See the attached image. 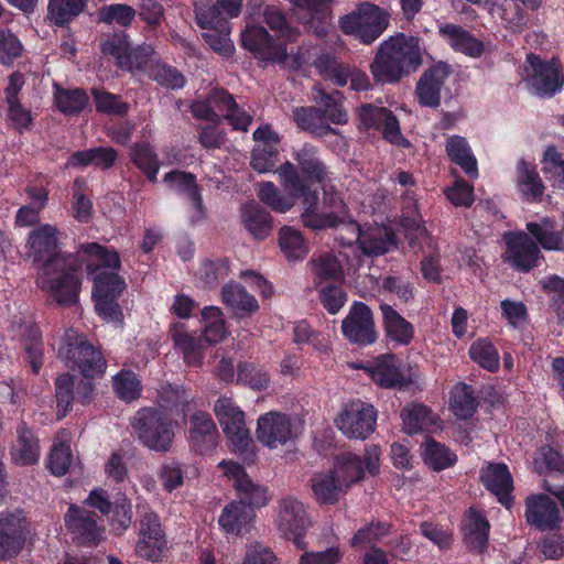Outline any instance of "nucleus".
<instances>
[{
  "label": "nucleus",
  "mask_w": 564,
  "mask_h": 564,
  "mask_svg": "<svg viewBox=\"0 0 564 564\" xmlns=\"http://www.w3.org/2000/svg\"><path fill=\"white\" fill-rule=\"evenodd\" d=\"M59 232L52 225H42L29 235L28 256L34 262H43L37 275L39 288L63 305L76 303L80 279L78 270L86 264L93 281V297L99 316L106 322L121 324L123 314L118 299L126 289L118 274L121 268L119 253L96 242L82 245L77 258L58 251Z\"/></svg>",
  "instance_id": "f257e3e1"
},
{
  "label": "nucleus",
  "mask_w": 564,
  "mask_h": 564,
  "mask_svg": "<svg viewBox=\"0 0 564 564\" xmlns=\"http://www.w3.org/2000/svg\"><path fill=\"white\" fill-rule=\"evenodd\" d=\"M292 156L296 164L285 161L276 171L285 194L272 182H262L259 185V199L278 213H286L297 199L314 204L319 196L318 187H324L329 180L328 166L312 143H304Z\"/></svg>",
  "instance_id": "f03ea898"
},
{
  "label": "nucleus",
  "mask_w": 564,
  "mask_h": 564,
  "mask_svg": "<svg viewBox=\"0 0 564 564\" xmlns=\"http://www.w3.org/2000/svg\"><path fill=\"white\" fill-rule=\"evenodd\" d=\"M421 64L420 39L398 33L379 45L370 72L376 83L393 84L415 72Z\"/></svg>",
  "instance_id": "7ed1b4c3"
},
{
  "label": "nucleus",
  "mask_w": 564,
  "mask_h": 564,
  "mask_svg": "<svg viewBox=\"0 0 564 564\" xmlns=\"http://www.w3.org/2000/svg\"><path fill=\"white\" fill-rule=\"evenodd\" d=\"M389 24V12L370 1L358 3L355 10L338 19L340 31L365 45L376 42Z\"/></svg>",
  "instance_id": "20e7f679"
},
{
  "label": "nucleus",
  "mask_w": 564,
  "mask_h": 564,
  "mask_svg": "<svg viewBox=\"0 0 564 564\" xmlns=\"http://www.w3.org/2000/svg\"><path fill=\"white\" fill-rule=\"evenodd\" d=\"M57 355L66 366L77 367L86 379L99 377L106 370L101 352L72 329L66 333Z\"/></svg>",
  "instance_id": "39448f33"
},
{
  "label": "nucleus",
  "mask_w": 564,
  "mask_h": 564,
  "mask_svg": "<svg viewBox=\"0 0 564 564\" xmlns=\"http://www.w3.org/2000/svg\"><path fill=\"white\" fill-rule=\"evenodd\" d=\"M132 426L140 441L150 449L167 452L174 438L172 421L161 409L148 408L138 411Z\"/></svg>",
  "instance_id": "423d86ee"
},
{
  "label": "nucleus",
  "mask_w": 564,
  "mask_h": 564,
  "mask_svg": "<svg viewBox=\"0 0 564 564\" xmlns=\"http://www.w3.org/2000/svg\"><path fill=\"white\" fill-rule=\"evenodd\" d=\"M135 554L152 563L162 562L167 555V540L160 517L150 509L141 514Z\"/></svg>",
  "instance_id": "0eeeda50"
},
{
  "label": "nucleus",
  "mask_w": 564,
  "mask_h": 564,
  "mask_svg": "<svg viewBox=\"0 0 564 564\" xmlns=\"http://www.w3.org/2000/svg\"><path fill=\"white\" fill-rule=\"evenodd\" d=\"M358 129L360 131H381L383 139L401 148H410V141L401 133L400 123L392 110L372 104H362L357 109Z\"/></svg>",
  "instance_id": "6e6552de"
},
{
  "label": "nucleus",
  "mask_w": 564,
  "mask_h": 564,
  "mask_svg": "<svg viewBox=\"0 0 564 564\" xmlns=\"http://www.w3.org/2000/svg\"><path fill=\"white\" fill-rule=\"evenodd\" d=\"M527 80L540 97H553L564 85V75L557 59L544 61L530 53L525 58Z\"/></svg>",
  "instance_id": "1a4fd4ad"
},
{
  "label": "nucleus",
  "mask_w": 564,
  "mask_h": 564,
  "mask_svg": "<svg viewBox=\"0 0 564 564\" xmlns=\"http://www.w3.org/2000/svg\"><path fill=\"white\" fill-rule=\"evenodd\" d=\"M285 41H274V37L262 26L249 24V53L264 62L278 63L291 69L301 68L299 55H289Z\"/></svg>",
  "instance_id": "9d476101"
},
{
  "label": "nucleus",
  "mask_w": 564,
  "mask_h": 564,
  "mask_svg": "<svg viewBox=\"0 0 564 564\" xmlns=\"http://www.w3.org/2000/svg\"><path fill=\"white\" fill-rule=\"evenodd\" d=\"M254 147L249 165L258 173H276L280 166V135L271 124H263L252 133Z\"/></svg>",
  "instance_id": "9b49d317"
},
{
  "label": "nucleus",
  "mask_w": 564,
  "mask_h": 564,
  "mask_svg": "<svg viewBox=\"0 0 564 564\" xmlns=\"http://www.w3.org/2000/svg\"><path fill=\"white\" fill-rule=\"evenodd\" d=\"M506 245L503 262L519 272H530L539 265L541 256L538 243L524 231H507L502 236Z\"/></svg>",
  "instance_id": "f8f14e48"
},
{
  "label": "nucleus",
  "mask_w": 564,
  "mask_h": 564,
  "mask_svg": "<svg viewBox=\"0 0 564 564\" xmlns=\"http://www.w3.org/2000/svg\"><path fill=\"white\" fill-rule=\"evenodd\" d=\"M341 333L350 344L360 347L376 343L378 334L373 314L366 303L359 301L352 303L347 316L341 322Z\"/></svg>",
  "instance_id": "ddd939ff"
},
{
  "label": "nucleus",
  "mask_w": 564,
  "mask_h": 564,
  "mask_svg": "<svg viewBox=\"0 0 564 564\" xmlns=\"http://www.w3.org/2000/svg\"><path fill=\"white\" fill-rule=\"evenodd\" d=\"M376 423L377 410L360 400L346 404L336 420L337 427L345 436L359 440H366L375 431Z\"/></svg>",
  "instance_id": "4468645a"
},
{
  "label": "nucleus",
  "mask_w": 564,
  "mask_h": 564,
  "mask_svg": "<svg viewBox=\"0 0 564 564\" xmlns=\"http://www.w3.org/2000/svg\"><path fill=\"white\" fill-rule=\"evenodd\" d=\"M214 412L223 427L232 452L247 451V429L245 412L239 409L232 399L219 398L214 406Z\"/></svg>",
  "instance_id": "2eb2a0df"
},
{
  "label": "nucleus",
  "mask_w": 564,
  "mask_h": 564,
  "mask_svg": "<svg viewBox=\"0 0 564 564\" xmlns=\"http://www.w3.org/2000/svg\"><path fill=\"white\" fill-rule=\"evenodd\" d=\"M525 522L538 531H558L562 517L557 503L546 494H532L524 500Z\"/></svg>",
  "instance_id": "dca6fc26"
},
{
  "label": "nucleus",
  "mask_w": 564,
  "mask_h": 564,
  "mask_svg": "<svg viewBox=\"0 0 564 564\" xmlns=\"http://www.w3.org/2000/svg\"><path fill=\"white\" fill-rule=\"evenodd\" d=\"M28 522L21 510L0 513V561L15 557L24 546Z\"/></svg>",
  "instance_id": "f3484780"
},
{
  "label": "nucleus",
  "mask_w": 564,
  "mask_h": 564,
  "mask_svg": "<svg viewBox=\"0 0 564 564\" xmlns=\"http://www.w3.org/2000/svg\"><path fill=\"white\" fill-rule=\"evenodd\" d=\"M304 20L305 28L318 39L327 36L333 29V0H290Z\"/></svg>",
  "instance_id": "a211bd4d"
},
{
  "label": "nucleus",
  "mask_w": 564,
  "mask_h": 564,
  "mask_svg": "<svg viewBox=\"0 0 564 564\" xmlns=\"http://www.w3.org/2000/svg\"><path fill=\"white\" fill-rule=\"evenodd\" d=\"M307 527L308 520L303 503L291 498L283 499L280 506L279 529L300 550L307 546L304 541Z\"/></svg>",
  "instance_id": "6ab92c4d"
},
{
  "label": "nucleus",
  "mask_w": 564,
  "mask_h": 564,
  "mask_svg": "<svg viewBox=\"0 0 564 564\" xmlns=\"http://www.w3.org/2000/svg\"><path fill=\"white\" fill-rule=\"evenodd\" d=\"M451 73L449 65L444 62L434 63L423 72L415 86L421 106L437 108L441 105V91Z\"/></svg>",
  "instance_id": "aec40b11"
},
{
  "label": "nucleus",
  "mask_w": 564,
  "mask_h": 564,
  "mask_svg": "<svg viewBox=\"0 0 564 564\" xmlns=\"http://www.w3.org/2000/svg\"><path fill=\"white\" fill-rule=\"evenodd\" d=\"M64 521L73 540L80 545L96 544L102 538V529L97 524L95 514L82 507L70 505Z\"/></svg>",
  "instance_id": "412c9836"
},
{
  "label": "nucleus",
  "mask_w": 564,
  "mask_h": 564,
  "mask_svg": "<svg viewBox=\"0 0 564 564\" xmlns=\"http://www.w3.org/2000/svg\"><path fill=\"white\" fill-rule=\"evenodd\" d=\"M371 380L383 389L402 390L411 383L401 369V362L392 352L380 355L367 368Z\"/></svg>",
  "instance_id": "4be33fe9"
},
{
  "label": "nucleus",
  "mask_w": 564,
  "mask_h": 564,
  "mask_svg": "<svg viewBox=\"0 0 564 564\" xmlns=\"http://www.w3.org/2000/svg\"><path fill=\"white\" fill-rule=\"evenodd\" d=\"M293 436V426L288 414L269 412L258 419L257 437L265 446L276 448Z\"/></svg>",
  "instance_id": "5701e85b"
},
{
  "label": "nucleus",
  "mask_w": 564,
  "mask_h": 564,
  "mask_svg": "<svg viewBox=\"0 0 564 564\" xmlns=\"http://www.w3.org/2000/svg\"><path fill=\"white\" fill-rule=\"evenodd\" d=\"M480 481L507 509L513 505V479L505 463H491L480 471Z\"/></svg>",
  "instance_id": "b1692460"
},
{
  "label": "nucleus",
  "mask_w": 564,
  "mask_h": 564,
  "mask_svg": "<svg viewBox=\"0 0 564 564\" xmlns=\"http://www.w3.org/2000/svg\"><path fill=\"white\" fill-rule=\"evenodd\" d=\"M188 433L192 446L200 454L213 451L217 445V427L206 412L198 411L191 416Z\"/></svg>",
  "instance_id": "393cba45"
},
{
  "label": "nucleus",
  "mask_w": 564,
  "mask_h": 564,
  "mask_svg": "<svg viewBox=\"0 0 564 564\" xmlns=\"http://www.w3.org/2000/svg\"><path fill=\"white\" fill-rule=\"evenodd\" d=\"M490 523L476 508L470 507L462 524L464 542L470 551L482 553L488 545Z\"/></svg>",
  "instance_id": "a878e982"
},
{
  "label": "nucleus",
  "mask_w": 564,
  "mask_h": 564,
  "mask_svg": "<svg viewBox=\"0 0 564 564\" xmlns=\"http://www.w3.org/2000/svg\"><path fill=\"white\" fill-rule=\"evenodd\" d=\"M170 336L174 347L178 349L185 362L189 366H200L204 359L205 341L189 333L182 323H173L170 327Z\"/></svg>",
  "instance_id": "bb28decb"
},
{
  "label": "nucleus",
  "mask_w": 564,
  "mask_h": 564,
  "mask_svg": "<svg viewBox=\"0 0 564 564\" xmlns=\"http://www.w3.org/2000/svg\"><path fill=\"white\" fill-rule=\"evenodd\" d=\"M387 338L397 346H408L414 338V326L391 305L380 304Z\"/></svg>",
  "instance_id": "cd10ccee"
},
{
  "label": "nucleus",
  "mask_w": 564,
  "mask_h": 564,
  "mask_svg": "<svg viewBox=\"0 0 564 564\" xmlns=\"http://www.w3.org/2000/svg\"><path fill=\"white\" fill-rule=\"evenodd\" d=\"M217 120L223 116L235 130H247V117L232 96L223 89H214L208 96Z\"/></svg>",
  "instance_id": "c85d7f7f"
},
{
  "label": "nucleus",
  "mask_w": 564,
  "mask_h": 564,
  "mask_svg": "<svg viewBox=\"0 0 564 564\" xmlns=\"http://www.w3.org/2000/svg\"><path fill=\"white\" fill-rule=\"evenodd\" d=\"M315 289L317 284L345 282L344 268L338 258L332 252L314 256L310 260Z\"/></svg>",
  "instance_id": "c756f323"
},
{
  "label": "nucleus",
  "mask_w": 564,
  "mask_h": 564,
  "mask_svg": "<svg viewBox=\"0 0 564 564\" xmlns=\"http://www.w3.org/2000/svg\"><path fill=\"white\" fill-rule=\"evenodd\" d=\"M445 152L449 161L458 165L470 178L478 177V163L466 138L454 134L447 138Z\"/></svg>",
  "instance_id": "7c9ffc66"
},
{
  "label": "nucleus",
  "mask_w": 564,
  "mask_h": 564,
  "mask_svg": "<svg viewBox=\"0 0 564 564\" xmlns=\"http://www.w3.org/2000/svg\"><path fill=\"white\" fill-rule=\"evenodd\" d=\"M313 99L319 106L322 116L327 123L346 124L348 122V112L343 105L344 94L341 91L327 93L323 88H315Z\"/></svg>",
  "instance_id": "2f4dec72"
},
{
  "label": "nucleus",
  "mask_w": 564,
  "mask_h": 564,
  "mask_svg": "<svg viewBox=\"0 0 564 564\" xmlns=\"http://www.w3.org/2000/svg\"><path fill=\"white\" fill-rule=\"evenodd\" d=\"M292 116L295 124L301 130L308 132L317 138H324L329 134H336V129L332 128L325 121L319 108L314 106L294 107Z\"/></svg>",
  "instance_id": "473e14b6"
},
{
  "label": "nucleus",
  "mask_w": 564,
  "mask_h": 564,
  "mask_svg": "<svg viewBox=\"0 0 564 564\" xmlns=\"http://www.w3.org/2000/svg\"><path fill=\"white\" fill-rule=\"evenodd\" d=\"M440 34L456 52L471 57H478L484 53V44L459 25L444 24L440 28Z\"/></svg>",
  "instance_id": "72a5a7b5"
},
{
  "label": "nucleus",
  "mask_w": 564,
  "mask_h": 564,
  "mask_svg": "<svg viewBox=\"0 0 564 564\" xmlns=\"http://www.w3.org/2000/svg\"><path fill=\"white\" fill-rule=\"evenodd\" d=\"M516 183L519 192L528 202H539L544 194V184L536 167L524 159L519 160L516 172Z\"/></svg>",
  "instance_id": "f704fd0d"
},
{
  "label": "nucleus",
  "mask_w": 564,
  "mask_h": 564,
  "mask_svg": "<svg viewBox=\"0 0 564 564\" xmlns=\"http://www.w3.org/2000/svg\"><path fill=\"white\" fill-rule=\"evenodd\" d=\"M335 470L315 473L311 478V488L319 505H335L344 494Z\"/></svg>",
  "instance_id": "c9c22d12"
},
{
  "label": "nucleus",
  "mask_w": 564,
  "mask_h": 564,
  "mask_svg": "<svg viewBox=\"0 0 564 564\" xmlns=\"http://www.w3.org/2000/svg\"><path fill=\"white\" fill-rule=\"evenodd\" d=\"M313 66L325 80L337 87H345L348 84L352 65L340 61L330 53H322L314 59Z\"/></svg>",
  "instance_id": "e433bc0d"
},
{
  "label": "nucleus",
  "mask_w": 564,
  "mask_h": 564,
  "mask_svg": "<svg viewBox=\"0 0 564 564\" xmlns=\"http://www.w3.org/2000/svg\"><path fill=\"white\" fill-rule=\"evenodd\" d=\"M17 441L11 448L12 459L18 465H32L40 458L37 438L24 423L17 429Z\"/></svg>",
  "instance_id": "4c0bfd02"
},
{
  "label": "nucleus",
  "mask_w": 564,
  "mask_h": 564,
  "mask_svg": "<svg viewBox=\"0 0 564 564\" xmlns=\"http://www.w3.org/2000/svg\"><path fill=\"white\" fill-rule=\"evenodd\" d=\"M525 228L530 236L545 250L563 251L564 241L562 232L556 230L555 221L544 217L541 221H529Z\"/></svg>",
  "instance_id": "58836bf2"
},
{
  "label": "nucleus",
  "mask_w": 564,
  "mask_h": 564,
  "mask_svg": "<svg viewBox=\"0 0 564 564\" xmlns=\"http://www.w3.org/2000/svg\"><path fill=\"white\" fill-rule=\"evenodd\" d=\"M478 408V401L471 386L465 382L456 383L451 390L449 409L459 420H469Z\"/></svg>",
  "instance_id": "ea45409f"
},
{
  "label": "nucleus",
  "mask_w": 564,
  "mask_h": 564,
  "mask_svg": "<svg viewBox=\"0 0 564 564\" xmlns=\"http://www.w3.org/2000/svg\"><path fill=\"white\" fill-rule=\"evenodd\" d=\"M401 419L404 431L410 435L427 431L434 424L432 410L422 403L405 406L401 412Z\"/></svg>",
  "instance_id": "a19ab883"
},
{
  "label": "nucleus",
  "mask_w": 564,
  "mask_h": 564,
  "mask_svg": "<svg viewBox=\"0 0 564 564\" xmlns=\"http://www.w3.org/2000/svg\"><path fill=\"white\" fill-rule=\"evenodd\" d=\"M422 457L425 465L435 471L449 468L457 462V455L433 437H429L425 442Z\"/></svg>",
  "instance_id": "79ce46f5"
},
{
  "label": "nucleus",
  "mask_w": 564,
  "mask_h": 564,
  "mask_svg": "<svg viewBox=\"0 0 564 564\" xmlns=\"http://www.w3.org/2000/svg\"><path fill=\"white\" fill-rule=\"evenodd\" d=\"M202 318L204 341L207 345L221 343L228 334L221 310L216 306H207L202 312Z\"/></svg>",
  "instance_id": "37998d69"
},
{
  "label": "nucleus",
  "mask_w": 564,
  "mask_h": 564,
  "mask_svg": "<svg viewBox=\"0 0 564 564\" xmlns=\"http://www.w3.org/2000/svg\"><path fill=\"white\" fill-rule=\"evenodd\" d=\"M469 358L480 368L497 372L500 368V357L498 349L488 338H478L468 350Z\"/></svg>",
  "instance_id": "c03bdc74"
},
{
  "label": "nucleus",
  "mask_w": 564,
  "mask_h": 564,
  "mask_svg": "<svg viewBox=\"0 0 564 564\" xmlns=\"http://www.w3.org/2000/svg\"><path fill=\"white\" fill-rule=\"evenodd\" d=\"M279 246L289 260H301L308 253L302 232L290 226H283L280 229Z\"/></svg>",
  "instance_id": "a18cd8bd"
},
{
  "label": "nucleus",
  "mask_w": 564,
  "mask_h": 564,
  "mask_svg": "<svg viewBox=\"0 0 564 564\" xmlns=\"http://www.w3.org/2000/svg\"><path fill=\"white\" fill-rule=\"evenodd\" d=\"M337 476L341 485L350 487L365 477V467L362 459L351 453L343 454L336 459Z\"/></svg>",
  "instance_id": "49530a36"
},
{
  "label": "nucleus",
  "mask_w": 564,
  "mask_h": 564,
  "mask_svg": "<svg viewBox=\"0 0 564 564\" xmlns=\"http://www.w3.org/2000/svg\"><path fill=\"white\" fill-rule=\"evenodd\" d=\"M247 519V503L243 500L227 505L219 516L218 523L227 535L237 536Z\"/></svg>",
  "instance_id": "de8ad7c7"
},
{
  "label": "nucleus",
  "mask_w": 564,
  "mask_h": 564,
  "mask_svg": "<svg viewBox=\"0 0 564 564\" xmlns=\"http://www.w3.org/2000/svg\"><path fill=\"white\" fill-rule=\"evenodd\" d=\"M392 524L384 521H371L358 529L350 540V545L355 550L362 549L367 545H375L382 538L391 532Z\"/></svg>",
  "instance_id": "09e8293b"
},
{
  "label": "nucleus",
  "mask_w": 564,
  "mask_h": 564,
  "mask_svg": "<svg viewBox=\"0 0 564 564\" xmlns=\"http://www.w3.org/2000/svg\"><path fill=\"white\" fill-rule=\"evenodd\" d=\"M316 291L321 304L330 315L337 314L345 306L348 299L344 282L326 283L321 286L317 284Z\"/></svg>",
  "instance_id": "8fccbe9b"
},
{
  "label": "nucleus",
  "mask_w": 564,
  "mask_h": 564,
  "mask_svg": "<svg viewBox=\"0 0 564 564\" xmlns=\"http://www.w3.org/2000/svg\"><path fill=\"white\" fill-rule=\"evenodd\" d=\"M533 469L539 475L564 473V456L550 445L541 446L533 458Z\"/></svg>",
  "instance_id": "3c124183"
},
{
  "label": "nucleus",
  "mask_w": 564,
  "mask_h": 564,
  "mask_svg": "<svg viewBox=\"0 0 564 564\" xmlns=\"http://www.w3.org/2000/svg\"><path fill=\"white\" fill-rule=\"evenodd\" d=\"M267 25L276 33L274 41L294 42L299 35L296 28H293L286 15L276 7H267L264 12Z\"/></svg>",
  "instance_id": "603ef678"
},
{
  "label": "nucleus",
  "mask_w": 564,
  "mask_h": 564,
  "mask_svg": "<svg viewBox=\"0 0 564 564\" xmlns=\"http://www.w3.org/2000/svg\"><path fill=\"white\" fill-rule=\"evenodd\" d=\"M130 47L128 35L122 31L113 33L101 43L102 54L113 57L121 69L131 65L128 58Z\"/></svg>",
  "instance_id": "864d4df0"
},
{
  "label": "nucleus",
  "mask_w": 564,
  "mask_h": 564,
  "mask_svg": "<svg viewBox=\"0 0 564 564\" xmlns=\"http://www.w3.org/2000/svg\"><path fill=\"white\" fill-rule=\"evenodd\" d=\"M88 97L83 89H63L56 87L55 102L59 111L65 115L80 112L87 105Z\"/></svg>",
  "instance_id": "5fc2aeb1"
},
{
  "label": "nucleus",
  "mask_w": 564,
  "mask_h": 564,
  "mask_svg": "<svg viewBox=\"0 0 564 564\" xmlns=\"http://www.w3.org/2000/svg\"><path fill=\"white\" fill-rule=\"evenodd\" d=\"M84 0H50L48 18L57 25H64L85 8Z\"/></svg>",
  "instance_id": "6e6d98bb"
},
{
  "label": "nucleus",
  "mask_w": 564,
  "mask_h": 564,
  "mask_svg": "<svg viewBox=\"0 0 564 564\" xmlns=\"http://www.w3.org/2000/svg\"><path fill=\"white\" fill-rule=\"evenodd\" d=\"M319 197L314 204H307L301 200L304 206V212L301 215L302 223L305 227L318 230L326 228H334L338 225L339 218L335 213H317Z\"/></svg>",
  "instance_id": "4d7b16f0"
},
{
  "label": "nucleus",
  "mask_w": 564,
  "mask_h": 564,
  "mask_svg": "<svg viewBox=\"0 0 564 564\" xmlns=\"http://www.w3.org/2000/svg\"><path fill=\"white\" fill-rule=\"evenodd\" d=\"M132 161L151 182L156 181L159 161L153 148L149 143H138L132 150Z\"/></svg>",
  "instance_id": "13d9d810"
},
{
  "label": "nucleus",
  "mask_w": 564,
  "mask_h": 564,
  "mask_svg": "<svg viewBox=\"0 0 564 564\" xmlns=\"http://www.w3.org/2000/svg\"><path fill=\"white\" fill-rule=\"evenodd\" d=\"M194 397L183 387L171 384L162 387L159 393V404L170 411L184 412Z\"/></svg>",
  "instance_id": "bf43d9fd"
},
{
  "label": "nucleus",
  "mask_w": 564,
  "mask_h": 564,
  "mask_svg": "<svg viewBox=\"0 0 564 564\" xmlns=\"http://www.w3.org/2000/svg\"><path fill=\"white\" fill-rule=\"evenodd\" d=\"M272 226L270 213L260 208L254 200H249V234L258 240H263L271 234Z\"/></svg>",
  "instance_id": "052dcab7"
},
{
  "label": "nucleus",
  "mask_w": 564,
  "mask_h": 564,
  "mask_svg": "<svg viewBox=\"0 0 564 564\" xmlns=\"http://www.w3.org/2000/svg\"><path fill=\"white\" fill-rule=\"evenodd\" d=\"M135 10L123 3L104 6L98 10V20L106 24L129 26L135 18Z\"/></svg>",
  "instance_id": "680f3d73"
},
{
  "label": "nucleus",
  "mask_w": 564,
  "mask_h": 564,
  "mask_svg": "<svg viewBox=\"0 0 564 564\" xmlns=\"http://www.w3.org/2000/svg\"><path fill=\"white\" fill-rule=\"evenodd\" d=\"M55 393L57 415L64 417L69 412L73 401L76 400V386L70 375L64 373L56 379Z\"/></svg>",
  "instance_id": "e2e57ef3"
},
{
  "label": "nucleus",
  "mask_w": 564,
  "mask_h": 564,
  "mask_svg": "<svg viewBox=\"0 0 564 564\" xmlns=\"http://www.w3.org/2000/svg\"><path fill=\"white\" fill-rule=\"evenodd\" d=\"M195 17L197 24L206 30L229 26L227 18L218 8L217 1L214 4L197 3L195 6Z\"/></svg>",
  "instance_id": "0e129e2a"
},
{
  "label": "nucleus",
  "mask_w": 564,
  "mask_h": 564,
  "mask_svg": "<svg viewBox=\"0 0 564 564\" xmlns=\"http://www.w3.org/2000/svg\"><path fill=\"white\" fill-rule=\"evenodd\" d=\"M224 303L238 317L247 313V292L245 286L238 282H229L221 289Z\"/></svg>",
  "instance_id": "69168bd1"
},
{
  "label": "nucleus",
  "mask_w": 564,
  "mask_h": 564,
  "mask_svg": "<svg viewBox=\"0 0 564 564\" xmlns=\"http://www.w3.org/2000/svg\"><path fill=\"white\" fill-rule=\"evenodd\" d=\"M113 389L120 399L129 402L139 398L141 392V382L134 372L123 370L115 376Z\"/></svg>",
  "instance_id": "338daca9"
},
{
  "label": "nucleus",
  "mask_w": 564,
  "mask_h": 564,
  "mask_svg": "<svg viewBox=\"0 0 564 564\" xmlns=\"http://www.w3.org/2000/svg\"><path fill=\"white\" fill-rule=\"evenodd\" d=\"M546 293H552L551 306L561 324H564V278L556 274L546 276L541 282Z\"/></svg>",
  "instance_id": "774afa93"
}]
</instances>
